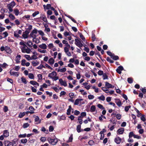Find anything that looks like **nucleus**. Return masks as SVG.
<instances>
[{"instance_id": "nucleus-1", "label": "nucleus", "mask_w": 146, "mask_h": 146, "mask_svg": "<svg viewBox=\"0 0 146 146\" xmlns=\"http://www.w3.org/2000/svg\"><path fill=\"white\" fill-rule=\"evenodd\" d=\"M47 140L50 143L53 145H55L58 141L57 139H52L50 137H48Z\"/></svg>"}, {"instance_id": "nucleus-2", "label": "nucleus", "mask_w": 146, "mask_h": 146, "mask_svg": "<svg viewBox=\"0 0 146 146\" xmlns=\"http://www.w3.org/2000/svg\"><path fill=\"white\" fill-rule=\"evenodd\" d=\"M5 146H16L15 143L10 142L8 141H5L3 142Z\"/></svg>"}, {"instance_id": "nucleus-3", "label": "nucleus", "mask_w": 146, "mask_h": 146, "mask_svg": "<svg viewBox=\"0 0 146 146\" xmlns=\"http://www.w3.org/2000/svg\"><path fill=\"white\" fill-rule=\"evenodd\" d=\"M15 5V3L14 1H13L8 4L7 5V7L8 9H12V8Z\"/></svg>"}, {"instance_id": "nucleus-4", "label": "nucleus", "mask_w": 146, "mask_h": 146, "mask_svg": "<svg viewBox=\"0 0 146 146\" xmlns=\"http://www.w3.org/2000/svg\"><path fill=\"white\" fill-rule=\"evenodd\" d=\"M59 82L62 86H63L65 87L67 86L66 82L65 81H63L62 78L59 79Z\"/></svg>"}, {"instance_id": "nucleus-5", "label": "nucleus", "mask_w": 146, "mask_h": 146, "mask_svg": "<svg viewBox=\"0 0 146 146\" xmlns=\"http://www.w3.org/2000/svg\"><path fill=\"white\" fill-rule=\"evenodd\" d=\"M5 51L7 53L9 54H10L12 52V51L10 47L8 46H5Z\"/></svg>"}, {"instance_id": "nucleus-6", "label": "nucleus", "mask_w": 146, "mask_h": 146, "mask_svg": "<svg viewBox=\"0 0 146 146\" xmlns=\"http://www.w3.org/2000/svg\"><path fill=\"white\" fill-rule=\"evenodd\" d=\"M121 141V139L119 137H116L114 139L115 142L117 144H119Z\"/></svg>"}, {"instance_id": "nucleus-7", "label": "nucleus", "mask_w": 146, "mask_h": 146, "mask_svg": "<svg viewBox=\"0 0 146 146\" xmlns=\"http://www.w3.org/2000/svg\"><path fill=\"white\" fill-rule=\"evenodd\" d=\"M9 133L7 130H4L3 131V135L5 137H7L9 136Z\"/></svg>"}, {"instance_id": "nucleus-8", "label": "nucleus", "mask_w": 146, "mask_h": 146, "mask_svg": "<svg viewBox=\"0 0 146 146\" xmlns=\"http://www.w3.org/2000/svg\"><path fill=\"white\" fill-rule=\"evenodd\" d=\"M21 56L20 55H17L16 56L15 60L17 64L19 63L20 62V60L21 59Z\"/></svg>"}, {"instance_id": "nucleus-9", "label": "nucleus", "mask_w": 146, "mask_h": 146, "mask_svg": "<svg viewBox=\"0 0 146 146\" xmlns=\"http://www.w3.org/2000/svg\"><path fill=\"white\" fill-rule=\"evenodd\" d=\"M10 74L11 75H13L15 76L18 77L19 76V73L17 72H13L12 70H10Z\"/></svg>"}, {"instance_id": "nucleus-10", "label": "nucleus", "mask_w": 146, "mask_h": 146, "mask_svg": "<svg viewBox=\"0 0 146 146\" xmlns=\"http://www.w3.org/2000/svg\"><path fill=\"white\" fill-rule=\"evenodd\" d=\"M95 33V31H92V40L93 42L95 40H96V35L94 33Z\"/></svg>"}, {"instance_id": "nucleus-11", "label": "nucleus", "mask_w": 146, "mask_h": 146, "mask_svg": "<svg viewBox=\"0 0 146 146\" xmlns=\"http://www.w3.org/2000/svg\"><path fill=\"white\" fill-rule=\"evenodd\" d=\"M124 131V128H121L119 129L117 131V133H118L119 134H123Z\"/></svg>"}, {"instance_id": "nucleus-12", "label": "nucleus", "mask_w": 146, "mask_h": 146, "mask_svg": "<svg viewBox=\"0 0 146 146\" xmlns=\"http://www.w3.org/2000/svg\"><path fill=\"white\" fill-rule=\"evenodd\" d=\"M75 43L78 46L81 42V39L79 38H78V39H75Z\"/></svg>"}, {"instance_id": "nucleus-13", "label": "nucleus", "mask_w": 146, "mask_h": 146, "mask_svg": "<svg viewBox=\"0 0 146 146\" xmlns=\"http://www.w3.org/2000/svg\"><path fill=\"white\" fill-rule=\"evenodd\" d=\"M83 100V99H77L76 100L74 104L75 105H78L79 104V102L82 101Z\"/></svg>"}, {"instance_id": "nucleus-14", "label": "nucleus", "mask_w": 146, "mask_h": 146, "mask_svg": "<svg viewBox=\"0 0 146 146\" xmlns=\"http://www.w3.org/2000/svg\"><path fill=\"white\" fill-rule=\"evenodd\" d=\"M116 100H117V101H116L115 103H116L117 105L119 106H120L122 104L120 100L118 99H115Z\"/></svg>"}, {"instance_id": "nucleus-15", "label": "nucleus", "mask_w": 146, "mask_h": 146, "mask_svg": "<svg viewBox=\"0 0 146 146\" xmlns=\"http://www.w3.org/2000/svg\"><path fill=\"white\" fill-rule=\"evenodd\" d=\"M51 5L50 4H48L46 5H43L44 9H50Z\"/></svg>"}, {"instance_id": "nucleus-16", "label": "nucleus", "mask_w": 146, "mask_h": 146, "mask_svg": "<svg viewBox=\"0 0 146 146\" xmlns=\"http://www.w3.org/2000/svg\"><path fill=\"white\" fill-rule=\"evenodd\" d=\"M39 47L41 48L45 49L46 48L47 46L45 44H42L40 45Z\"/></svg>"}, {"instance_id": "nucleus-17", "label": "nucleus", "mask_w": 146, "mask_h": 146, "mask_svg": "<svg viewBox=\"0 0 146 146\" xmlns=\"http://www.w3.org/2000/svg\"><path fill=\"white\" fill-rule=\"evenodd\" d=\"M25 43L29 47H31L33 46V43L32 41L30 40L28 41L27 42H25Z\"/></svg>"}, {"instance_id": "nucleus-18", "label": "nucleus", "mask_w": 146, "mask_h": 146, "mask_svg": "<svg viewBox=\"0 0 146 146\" xmlns=\"http://www.w3.org/2000/svg\"><path fill=\"white\" fill-rule=\"evenodd\" d=\"M67 17H68V18H70L71 20L74 23H76L77 25L78 24V23H77L76 21L70 15H68V16H66Z\"/></svg>"}, {"instance_id": "nucleus-19", "label": "nucleus", "mask_w": 146, "mask_h": 146, "mask_svg": "<svg viewBox=\"0 0 146 146\" xmlns=\"http://www.w3.org/2000/svg\"><path fill=\"white\" fill-rule=\"evenodd\" d=\"M54 62V60L52 58H50L48 60V63L50 64H53Z\"/></svg>"}, {"instance_id": "nucleus-20", "label": "nucleus", "mask_w": 146, "mask_h": 146, "mask_svg": "<svg viewBox=\"0 0 146 146\" xmlns=\"http://www.w3.org/2000/svg\"><path fill=\"white\" fill-rule=\"evenodd\" d=\"M14 35L15 36L17 37V38L19 37L21 38H22V37L20 36L19 35L17 31L14 32Z\"/></svg>"}, {"instance_id": "nucleus-21", "label": "nucleus", "mask_w": 146, "mask_h": 146, "mask_svg": "<svg viewBox=\"0 0 146 146\" xmlns=\"http://www.w3.org/2000/svg\"><path fill=\"white\" fill-rule=\"evenodd\" d=\"M96 109V107L94 105L92 106L90 108V111L93 112H94Z\"/></svg>"}, {"instance_id": "nucleus-22", "label": "nucleus", "mask_w": 146, "mask_h": 146, "mask_svg": "<svg viewBox=\"0 0 146 146\" xmlns=\"http://www.w3.org/2000/svg\"><path fill=\"white\" fill-rule=\"evenodd\" d=\"M81 125H79L77 126L76 130L78 133H80L81 132Z\"/></svg>"}, {"instance_id": "nucleus-23", "label": "nucleus", "mask_w": 146, "mask_h": 146, "mask_svg": "<svg viewBox=\"0 0 146 146\" xmlns=\"http://www.w3.org/2000/svg\"><path fill=\"white\" fill-rule=\"evenodd\" d=\"M25 114V112H23V113L20 112L18 116V117L19 118H22L23 117Z\"/></svg>"}, {"instance_id": "nucleus-24", "label": "nucleus", "mask_w": 146, "mask_h": 146, "mask_svg": "<svg viewBox=\"0 0 146 146\" xmlns=\"http://www.w3.org/2000/svg\"><path fill=\"white\" fill-rule=\"evenodd\" d=\"M33 42H35L36 44H38L40 42L38 38H36V37L33 38Z\"/></svg>"}, {"instance_id": "nucleus-25", "label": "nucleus", "mask_w": 146, "mask_h": 146, "mask_svg": "<svg viewBox=\"0 0 146 146\" xmlns=\"http://www.w3.org/2000/svg\"><path fill=\"white\" fill-rule=\"evenodd\" d=\"M105 86L108 88H110L111 86V84H110L108 82H105Z\"/></svg>"}, {"instance_id": "nucleus-26", "label": "nucleus", "mask_w": 146, "mask_h": 146, "mask_svg": "<svg viewBox=\"0 0 146 146\" xmlns=\"http://www.w3.org/2000/svg\"><path fill=\"white\" fill-rule=\"evenodd\" d=\"M32 65L34 66H36L39 64V62H36L35 61H33L32 62Z\"/></svg>"}, {"instance_id": "nucleus-27", "label": "nucleus", "mask_w": 146, "mask_h": 146, "mask_svg": "<svg viewBox=\"0 0 146 146\" xmlns=\"http://www.w3.org/2000/svg\"><path fill=\"white\" fill-rule=\"evenodd\" d=\"M111 58H112V59L115 60H117L119 59V57L118 56L116 55H114V54H113Z\"/></svg>"}, {"instance_id": "nucleus-28", "label": "nucleus", "mask_w": 146, "mask_h": 146, "mask_svg": "<svg viewBox=\"0 0 146 146\" xmlns=\"http://www.w3.org/2000/svg\"><path fill=\"white\" fill-rule=\"evenodd\" d=\"M66 68L65 67L63 68L62 69H58V72H64L66 70Z\"/></svg>"}, {"instance_id": "nucleus-29", "label": "nucleus", "mask_w": 146, "mask_h": 146, "mask_svg": "<svg viewBox=\"0 0 146 146\" xmlns=\"http://www.w3.org/2000/svg\"><path fill=\"white\" fill-rule=\"evenodd\" d=\"M82 118L80 117H78V121L80 125H81L82 123Z\"/></svg>"}, {"instance_id": "nucleus-30", "label": "nucleus", "mask_w": 146, "mask_h": 146, "mask_svg": "<svg viewBox=\"0 0 146 146\" xmlns=\"http://www.w3.org/2000/svg\"><path fill=\"white\" fill-rule=\"evenodd\" d=\"M42 19L44 22L47 23V21L46 17L44 15H43L42 17H41Z\"/></svg>"}, {"instance_id": "nucleus-31", "label": "nucleus", "mask_w": 146, "mask_h": 146, "mask_svg": "<svg viewBox=\"0 0 146 146\" xmlns=\"http://www.w3.org/2000/svg\"><path fill=\"white\" fill-rule=\"evenodd\" d=\"M86 113L85 112H83L81 113V115L79 117H81L83 118L84 117L86 116Z\"/></svg>"}, {"instance_id": "nucleus-32", "label": "nucleus", "mask_w": 146, "mask_h": 146, "mask_svg": "<svg viewBox=\"0 0 146 146\" xmlns=\"http://www.w3.org/2000/svg\"><path fill=\"white\" fill-rule=\"evenodd\" d=\"M73 134H71L69 137L68 140L67 141V143L71 142L72 141L73 139Z\"/></svg>"}, {"instance_id": "nucleus-33", "label": "nucleus", "mask_w": 146, "mask_h": 146, "mask_svg": "<svg viewBox=\"0 0 146 146\" xmlns=\"http://www.w3.org/2000/svg\"><path fill=\"white\" fill-rule=\"evenodd\" d=\"M37 29H35L33 30L32 32L30 33V35H32L33 34H37Z\"/></svg>"}, {"instance_id": "nucleus-34", "label": "nucleus", "mask_w": 146, "mask_h": 146, "mask_svg": "<svg viewBox=\"0 0 146 146\" xmlns=\"http://www.w3.org/2000/svg\"><path fill=\"white\" fill-rule=\"evenodd\" d=\"M98 98L100 100L104 101L105 100V97L104 95H102L98 97Z\"/></svg>"}, {"instance_id": "nucleus-35", "label": "nucleus", "mask_w": 146, "mask_h": 146, "mask_svg": "<svg viewBox=\"0 0 146 146\" xmlns=\"http://www.w3.org/2000/svg\"><path fill=\"white\" fill-rule=\"evenodd\" d=\"M27 134L25 133L23 134H20L18 135V137L19 138H25L26 137Z\"/></svg>"}, {"instance_id": "nucleus-36", "label": "nucleus", "mask_w": 146, "mask_h": 146, "mask_svg": "<svg viewBox=\"0 0 146 146\" xmlns=\"http://www.w3.org/2000/svg\"><path fill=\"white\" fill-rule=\"evenodd\" d=\"M103 80L108 79V77L106 73H104L103 75Z\"/></svg>"}, {"instance_id": "nucleus-37", "label": "nucleus", "mask_w": 146, "mask_h": 146, "mask_svg": "<svg viewBox=\"0 0 146 146\" xmlns=\"http://www.w3.org/2000/svg\"><path fill=\"white\" fill-rule=\"evenodd\" d=\"M30 124L29 123H25L23 124V128H25L27 127Z\"/></svg>"}, {"instance_id": "nucleus-38", "label": "nucleus", "mask_w": 146, "mask_h": 146, "mask_svg": "<svg viewBox=\"0 0 146 146\" xmlns=\"http://www.w3.org/2000/svg\"><path fill=\"white\" fill-rule=\"evenodd\" d=\"M41 131L43 132H45L46 133H47L48 132V130H46V129L44 127H42L41 129Z\"/></svg>"}, {"instance_id": "nucleus-39", "label": "nucleus", "mask_w": 146, "mask_h": 146, "mask_svg": "<svg viewBox=\"0 0 146 146\" xmlns=\"http://www.w3.org/2000/svg\"><path fill=\"white\" fill-rule=\"evenodd\" d=\"M29 77L31 79H33L34 78V76L32 73H29Z\"/></svg>"}, {"instance_id": "nucleus-40", "label": "nucleus", "mask_w": 146, "mask_h": 146, "mask_svg": "<svg viewBox=\"0 0 146 146\" xmlns=\"http://www.w3.org/2000/svg\"><path fill=\"white\" fill-rule=\"evenodd\" d=\"M21 79L22 81L25 84H26L27 83V81L26 80V79L25 78L23 77H22L21 78Z\"/></svg>"}, {"instance_id": "nucleus-41", "label": "nucleus", "mask_w": 146, "mask_h": 146, "mask_svg": "<svg viewBox=\"0 0 146 146\" xmlns=\"http://www.w3.org/2000/svg\"><path fill=\"white\" fill-rule=\"evenodd\" d=\"M141 116L140 118L141 120L145 122L146 120V119L145 117V115H143Z\"/></svg>"}, {"instance_id": "nucleus-42", "label": "nucleus", "mask_w": 146, "mask_h": 146, "mask_svg": "<svg viewBox=\"0 0 146 146\" xmlns=\"http://www.w3.org/2000/svg\"><path fill=\"white\" fill-rule=\"evenodd\" d=\"M14 12L16 16H17L19 13V10H14Z\"/></svg>"}, {"instance_id": "nucleus-43", "label": "nucleus", "mask_w": 146, "mask_h": 146, "mask_svg": "<svg viewBox=\"0 0 146 146\" xmlns=\"http://www.w3.org/2000/svg\"><path fill=\"white\" fill-rule=\"evenodd\" d=\"M106 60L109 62L110 63H113L114 62V61L113 60H111L110 58L109 57H108L106 58Z\"/></svg>"}, {"instance_id": "nucleus-44", "label": "nucleus", "mask_w": 146, "mask_h": 146, "mask_svg": "<svg viewBox=\"0 0 146 146\" xmlns=\"http://www.w3.org/2000/svg\"><path fill=\"white\" fill-rule=\"evenodd\" d=\"M134 135L135 134H134L133 132H130L129 133V137L130 138L132 137L133 136L134 137Z\"/></svg>"}, {"instance_id": "nucleus-45", "label": "nucleus", "mask_w": 146, "mask_h": 146, "mask_svg": "<svg viewBox=\"0 0 146 146\" xmlns=\"http://www.w3.org/2000/svg\"><path fill=\"white\" fill-rule=\"evenodd\" d=\"M127 82L129 83L130 84L132 83L133 82V80L132 78H127Z\"/></svg>"}, {"instance_id": "nucleus-46", "label": "nucleus", "mask_w": 146, "mask_h": 146, "mask_svg": "<svg viewBox=\"0 0 146 146\" xmlns=\"http://www.w3.org/2000/svg\"><path fill=\"white\" fill-rule=\"evenodd\" d=\"M97 106L98 108L102 110L105 109V108L103 106L100 104H98Z\"/></svg>"}, {"instance_id": "nucleus-47", "label": "nucleus", "mask_w": 146, "mask_h": 146, "mask_svg": "<svg viewBox=\"0 0 146 146\" xmlns=\"http://www.w3.org/2000/svg\"><path fill=\"white\" fill-rule=\"evenodd\" d=\"M25 57L28 60H31V57L30 56L28 55H25Z\"/></svg>"}, {"instance_id": "nucleus-48", "label": "nucleus", "mask_w": 146, "mask_h": 146, "mask_svg": "<svg viewBox=\"0 0 146 146\" xmlns=\"http://www.w3.org/2000/svg\"><path fill=\"white\" fill-rule=\"evenodd\" d=\"M131 107V106H126L125 108V110L126 112H127L129 109Z\"/></svg>"}, {"instance_id": "nucleus-49", "label": "nucleus", "mask_w": 146, "mask_h": 146, "mask_svg": "<svg viewBox=\"0 0 146 146\" xmlns=\"http://www.w3.org/2000/svg\"><path fill=\"white\" fill-rule=\"evenodd\" d=\"M39 12L38 11H35L33 14L32 16L34 17H35L38 14H39Z\"/></svg>"}, {"instance_id": "nucleus-50", "label": "nucleus", "mask_w": 146, "mask_h": 146, "mask_svg": "<svg viewBox=\"0 0 146 146\" xmlns=\"http://www.w3.org/2000/svg\"><path fill=\"white\" fill-rule=\"evenodd\" d=\"M27 141V140L26 139H22L21 141V143L23 144L26 143Z\"/></svg>"}, {"instance_id": "nucleus-51", "label": "nucleus", "mask_w": 146, "mask_h": 146, "mask_svg": "<svg viewBox=\"0 0 146 146\" xmlns=\"http://www.w3.org/2000/svg\"><path fill=\"white\" fill-rule=\"evenodd\" d=\"M8 110V107L7 106H5L3 108V111L4 112H7Z\"/></svg>"}, {"instance_id": "nucleus-52", "label": "nucleus", "mask_w": 146, "mask_h": 146, "mask_svg": "<svg viewBox=\"0 0 146 146\" xmlns=\"http://www.w3.org/2000/svg\"><path fill=\"white\" fill-rule=\"evenodd\" d=\"M116 117L117 119L119 120L121 118V115L119 113H118L116 115Z\"/></svg>"}, {"instance_id": "nucleus-53", "label": "nucleus", "mask_w": 146, "mask_h": 146, "mask_svg": "<svg viewBox=\"0 0 146 146\" xmlns=\"http://www.w3.org/2000/svg\"><path fill=\"white\" fill-rule=\"evenodd\" d=\"M94 143V142L93 140H90L88 142V144L90 146L93 145Z\"/></svg>"}, {"instance_id": "nucleus-54", "label": "nucleus", "mask_w": 146, "mask_h": 146, "mask_svg": "<svg viewBox=\"0 0 146 146\" xmlns=\"http://www.w3.org/2000/svg\"><path fill=\"white\" fill-rule=\"evenodd\" d=\"M9 17L12 20H14L15 19V16L12 14H10L9 16Z\"/></svg>"}, {"instance_id": "nucleus-55", "label": "nucleus", "mask_w": 146, "mask_h": 146, "mask_svg": "<svg viewBox=\"0 0 146 146\" xmlns=\"http://www.w3.org/2000/svg\"><path fill=\"white\" fill-rule=\"evenodd\" d=\"M38 51L42 53H45L46 52V50H42L41 49L38 48Z\"/></svg>"}, {"instance_id": "nucleus-56", "label": "nucleus", "mask_w": 146, "mask_h": 146, "mask_svg": "<svg viewBox=\"0 0 146 146\" xmlns=\"http://www.w3.org/2000/svg\"><path fill=\"white\" fill-rule=\"evenodd\" d=\"M54 128L53 126L50 125L49 128V131L50 132H52L54 130Z\"/></svg>"}, {"instance_id": "nucleus-57", "label": "nucleus", "mask_w": 146, "mask_h": 146, "mask_svg": "<svg viewBox=\"0 0 146 146\" xmlns=\"http://www.w3.org/2000/svg\"><path fill=\"white\" fill-rule=\"evenodd\" d=\"M98 75L100 76L104 74L103 71L102 70H99L98 71Z\"/></svg>"}, {"instance_id": "nucleus-58", "label": "nucleus", "mask_w": 146, "mask_h": 146, "mask_svg": "<svg viewBox=\"0 0 146 146\" xmlns=\"http://www.w3.org/2000/svg\"><path fill=\"white\" fill-rule=\"evenodd\" d=\"M80 38L83 41H85V38L84 37V36L81 33H80Z\"/></svg>"}, {"instance_id": "nucleus-59", "label": "nucleus", "mask_w": 146, "mask_h": 146, "mask_svg": "<svg viewBox=\"0 0 146 146\" xmlns=\"http://www.w3.org/2000/svg\"><path fill=\"white\" fill-rule=\"evenodd\" d=\"M43 68H45V67L43 65L41 64L40 66L37 67L36 68L38 69H41Z\"/></svg>"}, {"instance_id": "nucleus-60", "label": "nucleus", "mask_w": 146, "mask_h": 146, "mask_svg": "<svg viewBox=\"0 0 146 146\" xmlns=\"http://www.w3.org/2000/svg\"><path fill=\"white\" fill-rule=\"evenodd\" d=\"M107 54H108V55L110 56L111 58L112 57V56H113V55L114 54H112V53L111 52L109 51H107Z\"/></svg>"}, {"instance_id": "nucleus-61", "label": "nucleus", "mask_w": 146, "mask_h": 146, "mask_svg": "<svg viewBox=\"0 0 146 146\" xmlns=\"http://www.w3.org/2000/svg\"><path fill=\"white\" fill-rule=\"evenodd\" d=\"M26 60L25 59H23L21 61V65L23 66H25Z\"/></svg>"}, {"instance_id": "nucleus-62", "label": "nucleus", "mask_w": 146, "mask_h": 146, "mask_svg": "<svg viewBox=\"0 0 146 146\" xmlns=\"http://www.w3.org/2000/svg\"><path fill=\"white\" fill-rule=\"evenodd\" d=\"M105 88H106L105 87H102V89L106 93H108V92L109 91V90L107 89H105Z\"/></svg>"}, {"instance_id": "nucleus-63", "label": "nucleus", "mask_w": 146, "mask_h": 146, "mask_svg": "<svg viewBox=\"0 0 146 146\" xmlns=\"http://www.w3.org/2000/svg\"><path fill=\"white\" fill-rule=\"evenodd\" d=\"M94 96L93 95H90L88 96V98L89 100H92L94 98Z\"/></svg>"}, {"instance_id": "nucleus-64", "label": "nucleus", "mask_w": 146, "mask_h": 146, "mask_svg": "<svg viewBox=\"0 0 146 146\" xmlns=\"http://www.w3.org/2000/svg\"><path fill=\"white\" fill-rule=\"evenodd\" d=\"M38 32L39 34L42 36L44 35V33L41 30L38 31Z\"/></svg>"}]
</instances>
